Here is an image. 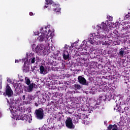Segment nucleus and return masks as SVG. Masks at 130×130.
I'll return each mask as SVG.
<instances>
[{"instance_id":"f257e3e1","label":"nucleus","mask_w":130,"mask_h":130,"mask_svg":"<svg viewBox=\"0 0 130 130\" xmlns=\"http://www.w3.org/2000/svg\"><path fill=\"white\" fill-rule=\"evenodd\" d=\"M4 96L5 97H7L8 98H11L13 95H14V92L13 91V90L10 86L9 84H7L5 88V92L3 93Z\"/></svg>"},{"instance_id":"f03ea898","label":"nucleus","mask_w":130,"mask_h":130,"mask_svg":"<svg viewBox=\"0 0 130 130\" xmlns=\"http://www.w3.org/2000/svg\"><path fill=\"white\" fill-rule=\"evenodd\" d=\"M35 113L37 119L40 120H42L44 118V110L42 108H40L38 109H36L35 111Z\"/></svg>"},{"instance_id":"7ed1b4c3","label":"nucleus","mask_w":130,"mask_h":130,"mask_svg":"<svg viewBox=\"0 0 130 130\" xmlns=\"http://www.w3.org/2000/svg\"><path fill=\"white\" fill-rule=\"evenodd\" d=\"M49 33H50V35H51V31L50 30H49L48 35L45 33H43L39 36L38 39L39 40V41H47L49 38V36H48Z\"/></svg>"},{"instance_id":"20e7f679","label":"nucleus","mask_w":130,"mask_h":130,"mask_svg":"<svg viewBox=\"0 0 130 130\" xmlns=\"http://www.w3.org/2000/svg\"><path fill=\"white\" fill-rule=\"evenodd\" d=\"M92 36L94 37V39L97 42H100V41H101L104 38V35L100 32H93L92 34Z\"/></svg>"},{"instance_id":"39448f33","label":"nucleus","mask_w":130,"mask_h":130,"mask_svg":"<svg viewBox=\"0 0 130 130\" xmlns=\"http://www.w3.org/2000/svg\"><path fill=\"white\" fill-rule=\"evenodd\" d=\"M66 125L68 128H74L75 127L74 124H73V119L70 117L67 118L66 121Z\"/></svg>"},{"instance_id":"423d86ee","label":"nucleus","mask_w":130,"mask_h":130,"mask_svg":"<svg viewBox=\"0 0 130 130\" xmlns=\"http://www.w3.org/2000/svg\"><path fill=\"white\" fill-rule=\"evenodd\" d=\"M97 28L98 30H102V31H103L104 32L105 31H108L107 25H106V23H105L104 22L102 23L101 24H98L97 25Z\"/></svg>"},{"instance_id":"0eeeda50","label":"nucleus","mask_w":130,"mask_h":130,"mask_svg":"<svg viewBox=\"0 0 130 130\" xmlns=\"http://www.w3.org/2000/svg\"><path fill=\"white\" fill-rule=\"evenodd\" d=\"M43 46H44V45L42 44L38 45L35 49L36 53L41 54L42 52H43V49H45V48H44Z\"/></svg>"},{"instance_id":"6e6552de","label":"nucleus","mask_w":130,"mask_h":130,"mask_svg":"<svg viewBox=\"0 0 130 130\" xmlns=\"http://www.w3.org/2000/svg\"><path fill=\"white\" fill-rule=\"evenodd\" d=\"M78 81L80 84H81V85H86L87 84V80L82 76H78Z\"/></svg>"},{"instance_id":"1a4fd4ad","label":"nucleus","mask_w":130,"mask_h":130,"mask_svg":"<svg viewBox=\"0 0 130 130\" xmlns=\"http://www.w3.org/2000/svg\"><path fill=\"white\" fill-rule=\"evenodd\" d=\"M29 66L28 65V61H25L24 62L23 67V72L24 73H27L29 72Z\"/></svg>"},{"instance_id":"9d476101","label":"nucleus","mask_w":130,"mask_h":130,"mask_svg":"<svg viewBox=\"0 0 130 130\" xmlns=\"http://www.w3.org/2000/svg\"><path fill=\"white\" fill-rule=\"evenodd\" d=\"M37 87V85L35 83H31L28 85V87L26 88L27 92L30 93V92H33V88Z\"/></svg>"},{"instance_id":"9b49d317","label":"nucleus","mask_w":130,"mask_h":130,"mask_svg":"<svg viewBox=\"0 0 130 130\" xmlns=\"http://www.w3.org/2000/svg\"><path fill=\"white\" fill-rule=\"evenodd\" d=\"M33 99H34V96H33V95L28 94L26 98L25 102L28 104H30V103L32 102Z\"/></svg>"},{"instance_id":"f8f14e48","label":"nucleus","mask_w":130,"mask_h":130,"mask_svg":"<svg viewBox=\"0 0 130 130\" xmlns=\"http://www.w3.org/2000/svg\"><path fill=\"white\" fill-rule=\"evenodd\" d=\"M106 130H118V127L116 124H109Z\"/></svg>"},{"instance_id":"ddd939ff","label":"nucleus","mask_w":130,"mask_h":130,"mask_svg":"<svg viewBox=\"0 0 130 130\" xmlns=\"http://www.w3.org/2000/svg\"><path fill=\"white\" fill-rule=\"evenodd\" d=\"M89 42L91 44H92V45H94L95 44V42H97V41L95 40V37L92 36V34L90 35Z\"/></svg>"},{"instance_id":"4468645a","label":"nucleus","mask_w":130,"mask_h":130,"mask_svg":"<svg viewBox=\"0 0 130 130\" xmlns=\"http://www.w3.org/2000/svg\"><path fill=\"white\" fill-rule=\"evenodd\" d=\"M63 58L64 60H67V59H69L70 58V54H69V52L68 51H64L63 52Z\"/></svg>"},{"instance_id":"2eb2a0df","label":"nucleus","mask_w":130,"mask_h":130,"mask_svg":"<svg viewBox=\"0 0 130 130\" xmlns=\"http://www.w3.org/2000/svg\"><path fill=\"white\" fill-rule=\"evenodd\" d=\"M124 49H123V48H121L118 54L120 57H123V54H124Z\"/></svg>"},{"instance_id":"dca6fc26","label":"nucleus","mask_w":130,"mask_h":130,"mask_svg":"<svg viewBox=\"0 0 130 130\" xmlns=\"http://www.w3.org/2000/svg\"><path fill=\"white\" fill-rule=\"evenodd\" d=\"M17 118L19 120H25V114H20Z\"/></svg>"},{"instance_id":"f3484780","label":"nucleus","mask_w":130,"mask_h":130,"mask_svg":"<svg viewBox=\"0 0 130 130\" xmlns=\"http://www.w3.org/2000/svg\"><path fill=\"white\" fill-rule=\"evenodd\" d=\"M40 73L42 75V74H43L44 73V72L45 71V68H44V66H41L40 67Z\"/></svg>"},{"instance_id":"a211bd4d","label":"nucleus","mask_w":130,"mask_h":130,"mask_svg":"<svg viewBox=\"0 0 130 130\" xmlns=\"http://www.w3.org/2000/svg\"><path fill=\"white\" fill-rule=\"evenodd\" d=\"M84 114H79L77 115V119H84L85 118L84 117Z\"/></svg>"},{"instance_id":"6ab92c4d","label":"nucleus","mask_w":130,"mask_h":130,"mask_svg":"<svg viewBox=\"0 0 130 130\" xmlns=\"http://www.w3.org/2000/svg\"><path fill=\"white\" fill-rule=\"evenodd\" d=\"M73 87L75 88V89H76V90H80L82 88L80 84H74Z\"/></svg>"},{"instance_id":"aec40b11","label":"nucleus","mask_w":130,"mask_h":130,"mask_svg":"<svg viewBox=\"0 0 130 130\" xmlns=\"http://www.w3.org/2000/svg\"><path fill=\"white\" fill-rule=\"evenodd\" d=\"M25 80L26 85H29L31 84V81H30V79H29L28 77H25Z\"/></svg>"},{"instance_id":"412c9836","label":"nucleus","mask_w":130,"mask_h":130,"mask_svg":"<svg viewBox=\"0 0 130 130\" xmlns=\"http://www.w3.org/2000/svg\"><path fill=\"white\" fill-rule=\"evenodd\" d=\"M15 90L16 91V92H17L18 94H20V93H22V92H23V90L20 88V87H16Z\"/></svg>"},{"instance_id":"4be33fe9","label":"nucleus","mask_w":130,"mask_h":130,"mask_svg":"<svg viewBox=\"0 0 130 130\" xmlns=\"http://www.w3.org/2000/svg\"><path fill=\"white\" fill-rule=\"evenodd\" d=\"M60 8H56L54 9V11H55V13H59V12H60Z\"/></svg>"},{"instance_id":"5701e85b","label":"nucleus","mask_w":130,"mask_h":130,"mask_svg":"<svg viewBox=\"0 0 130 130\" xmlns=\"http://www.w3.org/2000/svg\"><path fill=\"white\" fill-rule=\"evenodd\" d=\"M47 5H52V0H46Z\"/></svg>"},{"instance_id":"b1692460","label":"nucleus","mask_w":130,"mask_h":130,"mask_svg":"<svg viewBox=\"0 0 130 130\" xmlns=\"http://www.w3.org/2000/svg\"><path fill=\"white\" fill-rule=\"evenodd\" d=\"M52 6H45V7H44V9H45V8H48V12H51V10H52V9H51V7H52Z\"/></svg>"},{"instance_id":"393cba45","label":"nucleus","mask_w":130,"mask_h":130,"mask_svg":"<svg viewBox=\"0 0 130 130\" xmlns=\"http://www.w3.org/2000/svg\"><path fill=\"white\" fill-rule=\"evenodd\" d=\"M119 105H118V104H116V106L114 107V110H118V109H119Z\"/></svg>"},{"instance_id":"a878e982","label":"nucleus","mask_w":130,"mask_h":130,"mask_svg":"<svg viewBox=\"0 0 130 130\" xmlns=\"http://www.w3.org/2000/svg\"><path fill=\"white\" fill-rule=\"evenodd\" d=\"M83 55H86V56H90V53L87 52H84L83 53Z\"/></svg>"},{"instance_id":"bb28decb","label":"nucleus","mask_w":130,"mask_h":130,"mask_svg":"<svg viewBox=\"0 0 130 130\" xmlns=\"http://www.w3.org/2000/svg\"><path fill=\"white\" fill-rule=\"evenodd\" d=\"M36 59L35 57H33L32 58H31V61H30V63H35V61H36Z\"/></svg>"},{"instance_id":"cd10ccee","label":"nucleus","mask_w":130,"mask_h":130,"mask_svg":"<svg viewBox=\"0 0 130 130\" xmlns=\"http://www.w3.org/2000/svg\"><path fill=\"white\" fill-rule=\"evenodd\" d=\"M29 118H30V117L26 115L24 116V120H25V121H28V120H29Z\"/></svg>"},{"instance_id":"c85d7f7f","label":"nucleus","mask_w":130,"mask_h":130,"mask_svg":"<svg viewBox=\"0 0 130 130\" xmlns=\"http://www.w3.org/2000/svg\"><path fill=\"white\" fill-rule=\"evenodd\" d=\"M2 84H3V80L1 79H0V90H2V89H3Z\"/></svg>"},{"instance_id":"c756f323","label":"nucleus","mask_w":130,"mask_h":130,"mask_svg":"<svg viewBox=\"0 0 130 130\" xmlns=\"http://www.w3.org/2000/svg\"><path fill=\"white\" fill-rule=\"evenodd\" d=\"M127 19L128 20L130 19L129 15H126L124 17V19L126 20Z\"/></svg>"},{"instance_id":"7c9ffc66","label":"nucleus","mask_w":130,"mask_h":130,"mask_svg":"<svg viewBox=\"0 0 130 130\" xmlns=\"http://www.w3.org/2000/svg\"><path fill=\"white\" fill-rule=\"evenodd\" d=\"M26 95L25 94L23 95L22 97V100H23V101H26Z\"/></svg>"},{"instance_id":"2f4dec72","label":"nucleus","mask_w":130,"mask_h":130,"mask_svg":"<svg viewBox=\"0 0 130 130\" xmlns=\"http://www.w3.org/2000/svg\"><path fill=\"white\" fill-rule=\"evenodd\" d=\"M55 6H57V4L55 3L54 2H53L52 3V6H51L55 7Z\"/></svg>"},{"instance_id":"473e14b6","label":"nucleus","mask_w":130,"mask_h":130,"mask_svg":"<svg viewBox=\"0 0 130 130\" xmlns=\"http://www.w3.org/2000/svg\"><path fill=\"white\" fill-rule=\"evenodd\" d=\"M113 34H115V35H117V34H118V31H117L116 30H114L113 32Z\"/></svg>"},{"instance_id":"72a5a7b5","label":"nucleus","mask_w":130,"mask_h":130,"mask_svg":"<svg viewBox=\"0 0 130 130\" xmlns=\"http://www.w3.org/2000/svg\"><path fill=\"white\" fill-rule=\"evenodd\" d=\"M124 109L125 110V112H126V111H127L129 108L128 107H125Z\"/></svg>"},{"instance_id":"f704fd0d","label":"nucleus","mask_w":130,"mask_h":130,"mask_svg":"<svg viewBox=\"0 0 130 130\" xmlns=\"http://www.w3.org/2000/svg\"><path fill=\"white\" fill-rule=\"evenodd\" d=\"M71 46L73 48V47H75V46H76V43H74L72 44H71Z\"/></svg>"},{"instance_id":"c9c22d12","label":"nucleus","mask_w":130,"mask_h":130,"mask_svg":"<svg viewBox=\"0 0 130 130\" xmlns=\"http://www.w3.org/2000/svg\"><path fill=\"white\" fill-rule=\"evenodd\" d=\"M83 56L84 58H83V59H88V57H89V56H87L86 55H83Z\"/></svg>"},{"instance_id":"e433bc0d","label":"nucleus","mask_w":130,"mask_h":130,"mask_svg":"<svg viewBox=\"0 0 130 130\" xmlns=\"http://www.w3.org/2000/svg\"><path fill=\"white\" fill-rule=\"evenodd\" d=\"M113 19V17L111 16H109V21H112Z\"/></svg>"},{"instance_id":"4c0bfd02","label":"nucleus","mask_w":130,"mask_h":130,"mask_svg":"<svg viewBox=\"0 0 130 130\" xmlns=\"http://www.w3.org/2000/svg\"><path fill=\"white\" fill-rule=\"evenodd\" d=\"M29 16H33V12H29Z\"/></svg>"},{"instance_id":"58836bf2","label":"nucleus","mask_w":130,"mask_h":130,"mask_svg":"<svg viewBox=\"0 0 130 130\" xmlns=\"http://www.w3.org/2000/svg\"><path fill=\"white\" fill-rule=\"evenodd\" d=\"M21 112H22V113L25 112V109H21Z\"/></svg>"},{"instance_id":"ea45409f","label":"nucleus","mask_w":130,"mask_h":130,"mask_svg":"<svg viewBox=\"0 0 130 130\" xmlns=\"http://www.w3.org/2000/svg\"><path fill=\"white\" fill-rule=\"evenodd\" d=\"M7 99V103H8V104H10V101H9V100L8 99Z\"/></svg>"},{"instance_id":"a19ab883","label":"nucleus","mask_w":130,"mask_h":130,"mask_svg":"<svg viewBox=\"0 0 130 130\" xmlns=\"http://www.w3.org/2000/svg\"><path fill=\"white\" fill-rule=\"evenodd\" d=\"M19 60L16 59L15 62V63H17V62H19Z\"/></svg>"},{"instance_id":"79ce46f5","label":"nucleus","mask_w":130,"mask_h":130,"mask_svg":"<svg viewBox=\"0 0 130 130\" xmlns=\"http://www.w3.org/2000/svg\"><path fill=\"white\" fill-rule=\"evenodd\" d=\"M35 104L36 106H38V104L37 103H36Z\"/></svg>"},{"instance_id":"37998d69","label":"nucleus","mask_w":130,"mask_h":130,"mask_svg":"<svg viewBox=\"0 0 130 130\" xmlns=\"http://www.w3.org/2000/svg\"><path fill=\"white\" fill-rule=\"evenodd\" d=\"M43 29V27H41V30L42 31Z\"/></svg>"},{"instance_id":"c03bdc74","label":"nucleus","mask_w":130,"mask_h":130,"mask_svg":"<svg viewBox=\"0 0 130 130\" xmlns=\"http://www.w3.org/2000/svg\"><path fill=\"white\" fill-rule=\"evenodd\" d=\"M2 93H3V92L2 91V90H0V94H2Z\"/></svg>"},{"instance_id":"a18cd8bd","label":"nucleus","mask_w":130,"mask_h":130,"mask_svg":"<svg viewBox=\"0 0 130 130\" xmlns=\"http://www.w3.org/2000/svg\"><path fill=\"white\" fill-rule=\"evenodd\" d=\"M45 33H47V31L45 30Z\"/></svg>"},{"instance_id":"49530a36","label":"nucleus","mask_w":130,"mask_h":130,"mask_svg":"<svg viewBox=\"0 0 130 130\" xmlns=\"http://www.w3.org/2000/svg\"><path fill=\"white\" fill-rule=\"evenodd\" d=\"M77 104V105H79V104Z\"/></svg>"},{"instance_id":"de8ad7c7","label":"nucleus","mask_w":130,"mask_h":130,"mask_svg":"<svg viewBox=\"0 0 130 130\" xmlns=\"http://www.w3.org/2000/svg\"><path fill=\"white\" fill-rule=\"evenodd\" d=\"M0 77H2V75H0Z\"/></svg>"}]
</instances>
